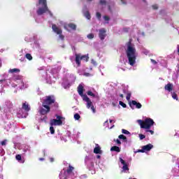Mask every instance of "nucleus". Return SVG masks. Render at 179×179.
I'll return each instance as SVG.
<instances>
[{
	"mask_svg": "<svg viewBox=\"0 0 179 179\" xmlns=\"http://www.w3.org/2000/svg\"><path fill=\"white\" fill-rule=\"evenodd\" d=\"M57 119H52L50 120V125L51 127H53V125H62V117L60 115H56Z\"/></svg>",
	"mask_w": 179,
	"mask_h": 179,
	"instance_id": "nucleus-6",
	"label": "nucleus"
},
{
	"mask_svg": "<svg viewBox=\"0 0 179 179\" xmlns=\"http://www.w3.org/2000/svg\"><path fill=\"white\" fill-rule=\"evenodd\" d=\"M150 61H151V62H152V64H154V65H156V64H157V62H156V60H155V59H151Z\"/></svg>",
	"mask_w": 179,
	"mask_h": 179,
	"instance_id": "nucleus-46",
	"label": "nucleus"
},
{
	"mask_svg": "<svg viewBox=\"0 0 179 179\" xmlns=\"http://www.w3.org/2000/svg\"><path fill=\"white\" fill-rule=\"evenodd\" d=\"M87 38H89L90 40H92V39L94 38V34H89L87 35Z\"/></svg>",
	"mask_w": 179,
	"mask_h": 179,
	"instance_id": "nucleus-32",
	"label": "nucleus"
},
{
	"mask_svg": "<svg viewBox=\"0 0 179 179\" xmlns=\"http://www.w3.org/2000/svg\"><path fill=\"white\" fill-rule=\"evenodd\" d=\"M19 72H20L19 69H11L8 71L9 73H19Z\"/></svg>",
	"mask_w": 179,
	"mask_h": 179,
	"instance_id": "nucleus-19",
	"label": "nucleus"
},
{
	"mask_svg": "<svg viewBox=\"0 0 179 179\" xmlns=\"http://www.w3.org/2000/svg\"><path fill=\"white\" fill-rule=\"evenodd\" d=\"M81 60L83 61H85L86 62H87V61H89V56L84 55L83 56H80Z\"/></svg>",
	"mask_w": 179,
	"mask_h": 179,
	"instance_id": "nucleus-22",
	"label": "nucleus"
},
{
	"mask_svg": "<svg viewBox=\"0 0 179 179\" xmlns=\"http://www.w3.org/2000/svg\"><path fill=\"white\" fill-rule=\"evenodd\" d=\"M103 19L106 21H108V20H110V17L107 16V15H105V16H103Z\"/></svg>",
	"mask_w": 179,
	"mask_h": 179,
	"instance_id": "nucleus-41",
	"label": "nucleus"
},
{
	"mask_svg": "<svg viewBox=\"0 0 179 179\" xmlns=\"http://www.w3.org/2000/svg\"><path fill=\"white\" fill-rule=\"evenodd\" d=\"M152 9H154L155 10H156L157 9H159V7L156 4L152 5Z\"/></svg>",
	"mask_w": 179,
	"mask_h": 179,
	"instance_id": "nucleus-40",
	"label": "nucleus"
},
{
	"mask_svg": "<svg viewBox=\"0 0 179 179\" xmlns=\"http://www.w3.org/2000/svg\"><path fill=\"white\" fill-rule=\"evenodd\" d=\"M114 141L116 142L117 145H121V141H120V139L114 140Z\"/></svg>",
	"mask_w": 179,
	"mask_h": 179,
	"instance_id": "nucleus-44",
	"label": "nucleus"
},
{
	"mask_svg": "<svg viewBox=\"0 0 179 179\" xmlns=\"http://www.w3.org/2000/svg\"><path fill=\"white\" fill-rule=\"evenodd\" d=\"M15 159H16V160H18V162H20V160H22V155H17L15 156Z\"/></svg>",
	"mask_w": 179,
	"mask_h": 179,
	"instance_id": "nucleus-33",
	"label": "nucleus"
},
{
	"mask_svg": "<svg viewBox=\"0 0 179 179\" xmlns=\"http://www.w3.org/2000/svg\"><path fill=\"white\" fill-rule=\"evenodd\" d=\"M0 82H5V80H0Z\"/></svg>",
	"mask_w": 179,
	"mask_h": 179,
	"instance_id": "nucleus-53",
	"label": "nucleus"
},
{
	"mask_svg": "<svg viewBox=\"0 0 179 179\" xmlns=\"http://www.w3.org/2000/svg\"><path fill=\"white\" fill-rule=\"evenodd\" d=\"M50 131L52 135H54L55 134V129H54V127L51 126L50 127Z\"/></svg>",
	"mask_w": 179,
	"mask_h": 179,
	"instance_id": "nucleus-30",
	"label": "nucleus"
},
{
	"mask_svg": "<svg viewBox=\"0 0 179 179\" xmlns=\"http://www.w3.org/2000/svg\"><path fill=\"white\" fill-rule=\"evenodd\" d=\"M80 61H82L80 55H76V63L77 64L78 66H80Z\"/></svg>",
	"mask_w": 179,
	"mask_h": 179,
	"instance_id": "nucleus-17",
	"label": "nucleus"
},
{
	"mask_svg": "<svg viewBox=\"0 0 179 179\" xmlns=\"http://www.w3.org/2000/svg\"><path fill=\"white\" fill-rule=\"evenodd\" d=\"M39 160L43 161V160H44V158H40Z\"/></svg>",
	"mask_w": 179,
	"mask_h": 179,
	"instance_id": "nucleus-52",
	"label": "nucleus"
},
{
	"mask_svg": "<svg viewBox=\"0 0 179 179\" xmlns=\"http://www.w3.org/2000/svg\"><path fill=\"white\" fill-rule=\"evenodd\" d=\"M54 103H55L54 96H46V98L43 101L42 106H51Z\"/></svg>",
	"mask_w": 179,
	"mask_h": 179,
	"instance_id": "nucleus-5",
	"label": "nucleus"
},
{
	"mask_svg": "<svg viewBox=\"0 0 179 179\" xmlns=\"http://www.w3.org/2000/svg\"><path fill=\"white\" fill-rule=\"evenodd\" d=\"M83 100L84 101H86L87 103V108H91L92 113H96V108H94V106L93 105V102L90 100L89 97H87V95H84Z\"/></svg>",
	"mask_w": 179,
	"mask_h": 179,
	"instance_id": "nucleus-4",
	"label": "nucleus"
},
{
	"mask_svg": "<svg viewBox=\"0 0 179 179\" xmlns=\"http://www.w3.org/2000/svg\"><path fill=\"white\" fill-rule=\"evenodd\" d=\"M164 90H167V92H173V84L168 83L164 86Z\"/></svg>",
	"mask_w": 179,
	"mask_h": 179,
	"instance_id": "nucleus-16",
	"label": "nucleus"
},
{
	"mask_svg": "<svg viewBox=\"0 0 179 179\" xmlns=\"http://www.w3.org/2000/svg\"><path fill=\"white\" fill-rule=\"evenodd\" d=\"M43 108H41L39 110V113L41 114V115H45V114H48L50 111H51V108L50 106L47 105H42Z\"/></svg>",
	"mask_w": 179,
	"mask_h": 179,
	"instance_id": "nucleus-7",
	"label": "nucleus"
},
{
	"mask_svg": "<svg viewBox=\"0 0 179 179\" xmlns=\"http://www.w3.org/2000/svg\"><path fill=\"white\" fill-rule=\"evenodd\" d=\"M145 132H150L151 135H153V134H155V131H153L152 130H149V129H146Z\"/></svg>",
	"mask_w": 179,
	"mask_h": 179,
	"instance_id": "nucleus-38",
	"label": "nucleus"
},
{
	"mask_svg": "<svg viewBox=\"0 0 179 179\" xmlns=\"http://www.w3.org/2000/svg\"><path fill=\"white\" fill-rule=\"evenodd\" d=\"M110 152H117V153H120V152H121V149L120 147L115 145L110 148Z\"/></svg>",
	"mask_w": 179,
	"mask_h": 179,
	"instance_id": "nucleus-18",
	"label": "nucleus"
},
{
	"mask_svg": "<svg viewBox=\"0 0 179 179\" xmlns=\"http://www.w3.org/2000/svg\"><path fill=\"white\" fill-rule=\"evenodd\" d=\"M87 94L88 96H92V97H96V94H94L92 91H87Z\"/></svg>",
	"mask_w": 179,
	"mask_h": 179,
	"instance_id": "nucleus-29",
	"label": "nucleus"
},
{
	"mask_svg": "<svg viewBox=\"0 0 179 179\" xmlns=\"http://www.w3.org/2000/svg\"><path fill=\"white\" fill-rule=\"evenodd\" d=\"M52 29L54 33H56V34H62V29L61 28L58 27L57 24H52Z\"/></svg>",
	"mask_w": 179,
	"mask_h": 179,
	"instance_id": "nucleus-10",
	"label": "nucleus"
},
{
	"mask_svg": "<svg viewBox=\"0 0 179 179\" xmlns=\"http://www.w3.org/2000/svg\"><path fill=\"white\" fill-rule=\"evenodd\" d=\"M22 110H24V111H27V113H29L30 110V106H29V103L27 102H24L22 103Z\"/></svg>",
	"mask_w": 179,
	"mask_h": 179,
	"instance_id": "nucleus-15",
	"label": "nucleus"
},
{
	"mask_svg": "<svg viewBox=\"0 0 179 179\" xmlns=\"http://www.w3.org/2000/svg\"><path fill=\"white\" fill-rule=\"evenodd\" d=\"M89 2H92V1H93V0H87Z\"/></svg>",
	"mask_w": 179,
	"mask_h": 179,
	"instance_id": "nucleus-55",
	"label": "nucleus"
},
{
	"mask_svg": "<svg viewBox=\"0 0 179 179\" xmlns=\"http://www.w3.org/2000/svg\"><path fill=\"white\" fill-rule=\"evenodd\" d=\"M119 96H120V97H121L122 99H124V94H120Z\"/></svg>",
	"mask_w": 179,
	"mask_h": 179,
	"instance_id": "nucleus-48",
	"label": "nucleus"
},
{
	"mask_svg": "<svg viewBox=\"0 0 179 179\" xmlns=\"http://www.w3.org/2000/svg\"><path fill=\"white\" fill-rule=\"evenodd\" d=\"M129 106L131 108H132V110H134V106H136V108H142V104L135 100H132L131 102H129Z\"/></svg>",
	"mask_w": 179,
	"mask_h": 179,
	"instance_id": "nucleus-9",
	"label": "nucleus"
},
{
	"mask_svg": "<svg viewBox=\"0 0 179 179\" xmlns=\"http://www.w3.org/2000/svg\"><path fill=\"white\" fill-rule=\"evenodd\" d=\"M120 106H122V107H123V108H127V104H125V103L122 102V101H120L119 102Z\"/></svg>",
	"mask_w": 179,
	"mask_h": 179,
	"instance_id": "nucleus-31",
	"label": "nucleus"
},
{
	"mask_svg": "<svg viewBox=\"0 0 179 179\" xmlns=\"http://www.w3.org/2000/svg\"><path fill=\"white\" fill-rule=\"evenodd\" d=\"M127 49L126 50L127 57L129 59V64L131 66H134L136 64V57H138V53L136 52V49L132 45V40L130 39L129 42L126 43Z\"/></svg>",
	"mask_w": 179,
	"mask_h": 179,
	"instance_id": "nucleus-1",
	"label": "nucleus"
},
{
	"mask_svg": "<svg viewBox=\"0 0 179 179\" xmlns=\"http://www.w3.org/2000/svg\"><path fill=\"white\" fill-rule=\"evenodd\" d=\"M95 146L96 147L94 149V153H95V155H101L102 151L100 145H99V144H96Z\"/></svg>",
	"mask_w": 179,
	"mask_h": 179,
	"instance_id": "nucleus-11",
	"label": "nucleus"
},
{
	"mask_svg": "<svg viewBox=\"0 0 179 179\" xmlns=\"http://www.w3.org/2000/svg\"><path fill=\"white\" fill-rule=\"evenodd\" d=\"M41 121H47V120H48V117L47 116H44L43 118L41 119Z\"/></svg>",
	"mask_w": 179,
	"mask_h": 179,
	"instance_id": "nucleus-43",
	"label": "nucleus"
},
{
	"mask_svg": "<svg viewBox=\"0 0 179 179\" xmlns=\"http://www.w3.org/2000/svg\"><path fill=\"white\" fill-rule=\"evenodd\" d=\"M96 159H101V156H100V155H96Z\"/></svg>",
	"mask_w": 179,
	"mask_h": 179,
	"instance_id": "nucleus-50",
	"label": "nucleus"
},
{
	"mask_svg": "<svg viewBox=\"0 0 179 179\" xmlns=\"http://www.w3.org/2000/svg\"><path fill=\"white\" fill-rule=\"evenodd\" d=\"M0 110H1V106H0Z\"/></svg>",
	"mask_w": 179,
	"mask_h": 179,
	"instance_id": "nucleus-58",
	"label": "nucleus"
},
{
	"mask_svg": "<svg viewBox=\"0 0 179 179\" xmlns=\"http://www.w3.org/2000/svg\"><path fill=\"white\" fill-rule=\"evenodd\" d=\"M135 153H145V151L143 150V148H142L141 150L136 151Z\"/></svg>",
	"mask_w": 179,
	"mask_h": 179,
	"instance_id": "nucleus-36",
	"label": "nucleus"
},
{
	"mask_svg": "<svg viewBox=\"0 0 179 179\" xmlns=\"http://www.w3.org/2000/svg\"><path fill=\"white\" fill-rule=\"evenodd\" d=\"M123 93H127V91H125V90H123Z\"/></svg>",
	"mask_w": 179,
	"mask_h": 179,
	"instance_id": "nucleus-54",
	"label": "nucleus"
},
{
	"mask_svg": "<svg viewBox=\"0 0 179 179\" xmlns=\"http://www.w3.org/2000/svg\"><path fill=\"white\" fill-rule=\"evenodd\" d=\"M119 139H122L124 142H128V140L127 139V136H125L124 134H120L118 136Z\"/></svg>",
	"mask_w": 179,
	"mask_h": 179,
	"instance_id": "nucleus-23",
	"label": "nucleus"
},
{
	"mask_svg": "<svg viewBox=\"0 0 179 179\" xmlns=\"http://www.w3.org/2000/svg\"><path fill=\"white\" fill-rule=\"evenodd\" d=\"M139 138H140L141 141H142L143 139H145V138H146V136L143 134H139Z\"/></svg>",
	"mask_w": 179,
	"mask_h": 179,
	"instance_id": "nucleus-39",
	"label": "nucleus"
},
{
	"mask_svg": "<svg viewBox=\"0 0 179 179\" xmlns=\"http://www.w3.org/2000/svg\"><path fill=\"white\" fill-rule=\"evenodd\" d=\"M83 90H84L83 85L80 84L78 87V94L83 97V96H85L83 95Z\"/></svg>",
	"mask_w": 179,
	"mask_h": 179,
	"instance_id": "nucleus-14",
	"label": "nucleus"
},
{
	"mask_svg": "<svg viewBox=\"0 0 179 179\" xmlns=\"http://www.w3.org/2000/svg\"><path fill=\"white\" fill-rule=\"evenodd\" d=\"M84 15L87 17V19H88V20H90L92 16H90V13H89V11H86Z\"/></svg>",
	"mask_w": 179,
	"mask_h": 179,
	"instance_id": "nucleus-24",
	"label": "nucleus"
},
{
	"mask_svg": "<svg viewBox=\"0 0 179 179\" xmlns=\"http://www.w3.org/2000/svg\"><path fill=\"white\" fill-rule=\"evenodd\" d=\"M122 134H124V135H131V132L128 131V130L125 129H122Z\"/></svg>",
	"mask_w": 179,
	"mask_h": 179,
	"instance_id": "nucleus-26",
	"label": "nucleus"
},
{
	"mask_svg": "<svg viewBox=\"0 0 179 179\" xmlns=\"http://www.w3.org/2000/svg\"><path fill=\"white\" fill-rule=\"evenodd\" d=\"M96 17H97V19H99V20H100L101 19V13L97 12L96 13Z\"/></svg>",
	"mask_w": 179,
	"mask_h": 179,
	"instance_id": "nucleus-35",
	"label": "nucleus"
},
{
	"mask_svg": "<svg viewBox=\"0 0 179 179\" xmlns=\"http://www.w3.org/2000/svg\"><path fill=\"white\" fill-rule=\"evenodd\" d=\"M121 2L123 3V5H125L127 2H125V0H120Z\"/></svg>",
	"mask_w": 179,
	"mask_h": 179,
	"instance_id": "nucleus-47",
	"label": "nucleus"
},
{
	"mask_svg": "<svg viewBox=\"0 0 179 179\" xmlns=\"http://www.w3.org/2000/svg\"><path fill=\"white\" fill-rule=\"evenodd\" d=\"M1 145L2 146H5V145H6V140H4V141H1Z\"/></svg>",
	"mask_w": 179,
	"mask_h": 179,
	"instance_id": "nucleus-45",
	"label": "nucleus"
},
{
	"mask_svg": "<svg viewBox=\"0 0 179 179\" xmlns=\"http://www.w3.org/2000/svg\"><path fill=\"white\" fill-rule=\"evenodd\" d=\"M50 161L52 163V162H54V158H50Z\"/></svg>",
	"mask_w": 179,
	"mask_h": 179,
	"instance_id": "nucleus-51",
	"label": "nucleus"
},
{
	"mask_svg": "<svg viewBox=\"0 0 179 179\" xmlns=\"http://www.w3.org/2000/svg\"><path fill=\"white\" fill-rule=\"evenodd\" d=\"M67 26L69 29H71V30H76V24L73 23H69Z\"/></svg>",
	"mask_w": 179,
	"mask_h": 179,
	"instance_id": "nucleus-21",
	"label": "nucleus"
},
{
	"mask_svg": "<svg viewBox=\"0 0 179 179\" xmlns=\"http://www.w3.org/2000/svg\"><path fill=\"white\" fill-rule=\"evenodd\" d=\"M59 37L62 40H64L65 38V36L64 35H62V34H59Z\"/></svg>",
	"mask_w": 179,
	"mask_h": 179,
	"instance_id": "nucleus-42",
	"label": "nucleus"
},
{
	"mask_svg": "<svg viewBox=\"0 0 179 179\" xmlns=\"http://www.w3.org/2000/svg\"><path fill=\"white\" fill-rule=\"evenodd\" d=\"M38 4L41 5L43 8H39L36 10V13L38 16L44 15L45 12H48L49 15L52 17V13L48 9V6H47V0H38Z\"/></svg>",
	"mask_w": 179,
	"mask_h": 179,
	"instance_id": "nucleus-2",
	"label": "nucleus"
},
{
	"mask_svg": "<svg viewBox=\"0 0 179 179\" xmlns=\"http://www.w3.org/2000/svg\"><path fill=\"white\" fill-rule=\"evenodd\" d=\"M120 162L122 164H123V170H124V171H127V170H129V168H128V164H127V162H125L124 160H123L122 158L120 157Z\"/></svg>",
	"mask_w": 179,
	"mask_h": 179,
	"instance_id": "nucleus-13",
	"label": "nucleus"
},
{
	"mask_svg": "<svg viewBox=\"0 0 179 179\" xmlns=\"http://www.w3.org/2000/svg\"><path fill=\"white\" fill-rule=\"evenodd\" d=\"M138 123L143 129H150L155 125V121L152 118H146L145 120H138Z\"/></svg>",
	"mask_w": 179,
	"mask_h": 179,
	"instance_id": "nucleus-3",
	"label": "nucleus"
},
{
	"mask_svg": "<svg viewBox=\"0 0 179 179\" xmlns=\"http://www.w3.org/2000/svg\"><path fill=\"white\" fill-rule=\"evenodd\" d=\"M99 37L100 38V40H101V41H103V40H104V38H106V37L107 36V31L106 30V29L102 28L101 29L99 30Z\"/></svg>",
	"mask_w": 179,
	"mask_h": 179,
	"instance_id": "nucleus-8",
	"label": "nucleus"
},
{
	"mask_svg": "<svg viewBox=\"0 0 179 179\" xmlns=\"http://www.w3.org/2000/svg\"><path fill=\"white\" fill-rule=\"evenodd\" d=\"M75 168H73V166L69 165V168L66 170V173L67 174H71L72 171H73Z\"/></svg>",
	"mask_w": 179,
	"mask_h": 179,
	"instance_id": "nucleus-20",
	"label": "nucleus"
},
{
	"mask_svg": "<svg viewBox=\"0 0 179 179\" xmlns=\"http://www.w3.org/2000/svg\"><path fill=\"white\" fill-rule=\"evenodd\" d=\"M172 98H173L174 100H178V96L176 94V92H173V93H172Z\"/></svg>",
	"mask_w": 179,
	"mask_h": 179,
	"instance_id": "nucleus-27",
	"label": "nucleus"
},
{
	"mask_svg": "<svg viewBox=\"0 0 179 179\" xmlns=\"http://www.w3.org/2000/svg\"><path fill=\"white\" fill-rule=\"evenodd\" d=\"M126 99L128 101H129V100H131V92H129L127 94Z\"/></svg>",
	"mask_w": 179,
	"mask_h": 179,
	"instance_id": "nucleus-34",
	"label": "nucleus"
},
{
	"mask_svg": "<svg viewBox=\"0 0 179 179\" xmlns=\"http://www.w3.org/2000/svg\"><path fill=\"white\" fill-rule=\"evenodd\" d=\"M110 123L113 122V120H110Z\"/></svg>",
	"mask_w": 179,
	"mask_h": 179,
	"instance_id": "nucleus-57",
	"label": "nucleus"
},
{
	"mask_svg": "<svg viewBox=\"0 0 179 179\" xmlns=\"http://www.w3.org/2000/svg\"><path fill=\"white\" fill-rule=\"evenodd\" d=\"M74 119L77 121L80 120V115H79V113H76L74 115Z\"/></svg>",
	"mask_w": 179,
	"mask_h": 179,
	"instance_id": "nucleus-28",
	"label": "nucleus"
},
{
	"mask_svg": "<svg viewBox=\"0 0 179 179\" xmlns=\"http://www.w3.org/2000/svg\"><path fill=\"white\" fill-rule=\"evenodd\" d=\"M25 57H26L27 59H29V61H31V59H33V57L31 56V55L30 53H27L25 55Z\"/></svg>",
	"mask_w": 179,
	"mask_h": 179,
	"instance_id": "nucleus-25",
	"label": "nucleus"
},
{
	"mask_svg": "<svg viewBox=\"0 0 179 179\" xmlns=\"http://www.w3.org/2000/svg\"><path fill=\"white\" fill-rule=\"evenodd\" d=\"M143 1V2H146V0H142Z\"/></svg>",
	"mask_w": 179,
	"mask_h": 179,
	"instance_id": "nucleus-56",
	"label": "nucleus"
},
{
	"mask_svg": "<svg viewBox=\"0 0 179 179\" xmlns=\"http://www.w3.org/2000/svg\"><path fill=\"white\" fill-rule=\"evenodd\" d=\"M90 73H85V76H90Z\"/></svg>",
	"mask_w": 179,
	"mask_h": 179,
	"instance_id": "nucleus-49",
	"label": "nucleus"
},
{
	"mask_svg": "<svg viewBox=\"0 0 179 179\" xmlns=\"http://www.w3.org/2000/svg\"><path fill=\"white\" fill-rule=\"evenodd\" d=\"M143 150H144V152H149L150 150H152V149H153V145L152 144H148L146 145H143L142 147Z\"/></svg>",
	"mask_w": 179,
	"mask_h": 179,
	"instance_id": "nucleus-12",
	"label": "nucleus"
},
{
	"mask_svg": "<svg viewBox=\"0 0 179 179\" xmlns=\"http://www.w3.org/2000/svg\"><path fill=\"white\" fill-rule=\"evenodd\" d=\"M99 3L101 5H106V3H107V2L106 1V0H100Z\"/></svg>",
	"mask_w": 179,
	"mask_h": 179,
	"instance_id": "nucleus-37",
	"label": "nucleus"
}]
</instances>
